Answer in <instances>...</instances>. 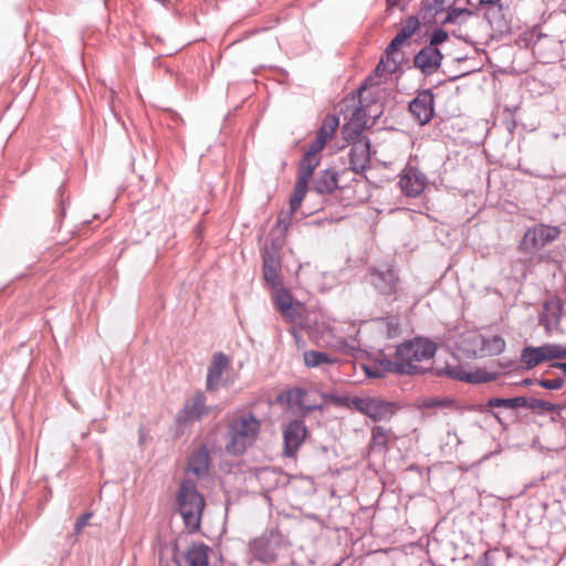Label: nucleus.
<instances>
[{"label": "nucleus", "mask_w": 566, "mask_h": 566, "mask_svg": "<svg viewBox=\"0 0 566 566\" xmlns=\"http://www.w3.org/2000/svg\"><path fill=\"white\" fill-rule=\"evenodd\" d=\"M261 427V420L253 412L233 416L227 423V452L232 455L243 454L256 441Z\"/></svg>", "instance_id": "1"}, {"label": "nucleus", "mask_w": 566, "mask_h": 566, "mask_svg": "<svg viewBox=\"0 0 566 566\" xmlns=\"http://www.w3.org/2000/svg\"><path fill=\"white\" fill-rule=\"evenodd\" d=\"M321 396L325 402H331L338 407L355 409L375 422L389 420L396 412V406L394 402L386 401L380 398L348 397L325 392H322Z\"/></svg>", "instance_id": "2"}, {"label": "nucleus", "mask_w": 566, "mask_h": 566, "mask_svg": "<svg viewBox=\"0 0 566 566\" xmlns=\"http://www.w3.org/2000/svg\"><path fill=\"white\" fill-rule=\"evenodd\" d=\"M437 344L428 338L416 337L413 339L405 340L397 346L396 358L400 359L401 364H409L410 370L406 375H422L432 371V368H423L417 363L430 359L436 355Z\"/></svg>", "instance_id": "3"}, {"label": "nucleus", "mask_w": 566, "mask_h": 566, "mask_svg": "<svg viewBox=\"0 0 566 566\" xmlns=\"http://www.w3.org/2000/svg\"><path fill=\"white\" fill-rule=\"evenodd\" d=\"M177 506L185 525L191 532L198 531L205 509V500L193 481L185 480L181 482L177 493Z\"/></svg>", "instance_id": "4"}, {"label": "nucleus", "mask_w": 566, "mask_h": 566, "mask_svg": "<svg viewBox=\"0 0 566 566\" xmlns=\"http://www.w3.org/2000/svg\"><path fill=\"white\" fill-rule=\"evenodd\" d=\"M308 436V429L303 419H293L282 426V455L296 459L297 453Z\"/></svg>", "instance_id": "5"}, {"label": "nucleus", "mask_w": 566, "mask_h": 566, "mask_svg": "<svg viewBox=\"0 0 566 566\" xmlns=\"http://www.w3.org/2000/svg\"><path fill=\"white\" fill-rule=\"evenodd\" d=\"M369 282L374 289L385 297H392L399 290L400 277L397 270L391 265H384L379 268H370L368 270Z\"/></svg>", "instance_id": "6"}, {"label": "nucleus", "mask_w": 566, "mask_h": 566, "mask_svg": "<svg viewBox=\"0 0 566 566\" xmlns=\"http://www.w3.org/2000/svg\"><path fill=\"white\" fill-rule=\"evenodd\" d=\"M281 534L276 531H266L249 543V549L254 559L262 564H272L277 559V549L281 545Z\"/></svg>", "instance_id": "7"}, {"label": "nucleus", "mask_w": 566, "mask_h": 566, "mask_svg": "<svg viewBox=\"0 0 566 566\" xmlns=\"http://www.w3.org/2000/svg\"><path fill=\"white\" fill-rule=\"evenodd\" d=\"M560 234L558 227L538 224L527 229L521 241V248L525 252H535L544 248L548 243L555 241Z\"/></svg>", "instance_id": "8"}, {"label": "nucleus", "mask_w": 566, "mask_h": 566, "mask_svg": "<svg viewBox=\"0 0 566 566\" xmlns=\"http://www.w3.org/2000/svg\"><path fill=\"white\" fill-rule=\"evenodd\" d=\"M206 402V395L200 390L196 391L191 397L186 399L184 407L176 413L175 421L182 426L199 421L203 416L210 412V408Z\"/></svg>", "instance_id": "9"}, {"label": "nucleus", "mask_w": 566, "mask_h": 566, "mask_svg": "<svg viewBox=\"0 0 566 566\" xmlns=\"http://www.w3.org/2000/svg\"><path fill=\"white\" fill-rule=\"evenodd\" d=\"M409 112L419 125L428 124L434 116V95L430 90L418 92L409 103Z\"/></svg>", "instance_id": "10"}, {"label": "nucleus", "mask_w": 566, "mask_h": 566, "mask_svg": "<svg viewBox=\"0 0 566 566\" xmlns=\"http://www.w3.org/2000/svg\"><path fill=\"white\" fill-rule=\"evenodd\" d=\"M275 310L283 316L286 323H296L301 319L300 303H294L292 293L280 287L273 295Z\"/></svg>", "instance_id": "11"}, {"label": "nucleus", "mask_w": 566, "mask_h": 566, "mask_svg": "<svg viewBox=\"0 0 566 566\" xmlns=\"http://www.w3.org/2000/svg\"><path fill=\"white\" fill-rule=\"evenodd\" d=\"M563 315V302L559 297L546 300L538 316V323L547 334L557 331Z\"/></svg>", "instance_id": "12"}, {"label": "nucleus", "mask_w": 566, "mask_h": 566, "mask_svg": "<svg viewBox=\"0 0 566 566\" xmlns=\"http://www.w3.org/2000/svg\"><path fill=\"white\" fill-rule=\"evenodd\" d=\"M349 143H352L348 153L350 169L356 174H363L370 163V140L360 138Z\"/></svg>", "instance_id": "13"}, {"label": "nucleus", "mask_w": 566, "mask_h": 566, "mask_svg": "<svg viewBox=\"0 0 566 566\" xmlns=\"http://www.w3.org/2000/svg\"><path fill=\"white\" fill-rule=\"evenodd\" d=\"M307 391L301 387H294L281 392L277 396V401L287 405H294L300 409L301 416L305 417L312 411L323 410L322 405L312 403L306 400Z\"/></svg>", "instance_id": "14"}, {"label": "nucleus", "mask_w": 566, "mask_h": 566, "mask_svg": "<svg viewBox=\"0 0 566 566\" xmlns=\"http://www.w3.org/2000/svg\"><path fill=\"white\" fill-rule=\"evenodd\" d=\"M443 54L438 48L424 45L413 57V65L422 74L429 76L433 74L441 65Z\"/></svg>", "instance_id": "15"}, {"label": "nucleus", "mask_w": 566, "mask_h": 566, "mask_svg": "<svg viewBox=\"0 0 566 566\" xmlns=\"http://www.w3.org/2000/svg\"><path fill=\"white\" fill-rule=\"evenodd\" d=\"M262 272L266 284L272 289L279 290L282 285L280 255L262 253Z\"/></svg>", "instance_id": "16"}, {"label": "nucleus", "mask_w": 566, "mask_h": 566, "mask_svg": "<svg viewBox=\"0 0 566 566\" xmlns=\"http://www.w3.org/2000/svg\"><path fill=\"white\" fill-rule=\"evenodd\" d=\"M229 365V358L223 353H216L207 371L206 387L209 391H216L221 384V376Z\"/></svg>", "instance_id": "17"}, {"label": "nucleus", "mask_w": 566, "mask_h": 566, "mask_svg": "<svg viewBox=\"0 0 566 566\" xmlns=\"http://www.w3.org/2000/svg\"><path fill=\"white\" fill-rule=\"evenodd\" d=\"M366 113L361 106H357L350 117V120L343 125L342 135L345 140H357L363 138L361 133L366 128Z\"/></svg>", "instance_id": "18"}, {"label": "nucleus", "mask_w": 566, "mask_h": 566, "mask_svg": "<svg viewBox=\"0 0 566 566\" xmlns=\"http://www.w3.org/2000/svg\"><path fill=\"white\" fill-rule=\"evenodd\" d=\"M427 178L418 171L410 169L401 176L399 186L401 191L408 197H418L426 188Z\"/></svg>", "instance_id": "19"}, {"label": "nucleus", "mask_w": 566, "mask_h": 566, "mask_svg": "<svg viewBox=\"0 0 566 566\" xmlns=\"http://www.w3.org/2000/svg\"><path fill=\"white\" fill-rule=\"evenodd\" d=\"M338 188V172L328 168L321 170L313 179L311 189L319 195H329Z\"/></svg>", "instance_id": "20"}, {"label": "nucleus", "mask_w": 566, "mask_h": 566, "mask_svg": "<svg viewBox=\"0 0 566 566\" xmlns=\"http://www.w3.org/2000/svg\"><path fill=\"white\" fill-rule=\"evenodd\" d=\"M407 41L402 35L397 33L394 39L390 41L388 46L386 48V55L388 59V64H384V60H380L378 65L375 69V73L379 74V72L387 70L388 73L392 74L396 72L397 67L400 65L401 60L395 59L394 54L398 51L399 46L402 45Z\"/></svg>", "instance_id": "21"}, {"label": "nucleus", "mask_w": 566, "mask_h": 566, "mask_svg": "<svg viewBox=\"0 0 566 566\" xmlns=\"http://www.w3.org/2000/svg\"><path fill=\"white\" fill-rule=\"evenodd\" d=\"M210 463V455L208 448L206 446H201L197 451H195L188 462V471L193 473L197 476H203L208 474Z\"/></svg>", "instance_id": "22"}, {"label": "nucleus", "mask_w": 566, "mask_h": 566, "mask_svg": "<svg viewBox=\"0 0 566 566\" xmlns=\"http://www.w3.org/2000/svg\"><path fill=\"white\" fill-rule=\"evenodd\" d=\"M391 430L382 426H375L371 429V438L368 444L369 451L387 453L389 450V441L391 438Z\"/></svg>", "instance_id": "23"}, {"label": "nucleus", "mask_w": 566, "mask_h": 566, "mask_svg": "<svg viewBox=\"0 0 566 566\" xmlns=\"http://www.w3.org/2000/svg\"><path fill=\"white\" fill-rule=\"evenodd\" d=\"M486 7L488 8L484 12V18L491 24V27L501 33L509 31L510 24L504 17L503 4L495 3Z\"/></svg>", "instance_id": "24"}, {"label": "nucleus", "mask_w": 566, "mask_h": 566, "mask_svg": "<svg viewBox=\"0 0 566 566\" xmlns=\"http://www.w3.org/2000/svg\"><path fill=\"white\" fill-rule=\"evenodd\" d=\"M444 0H422L420 4L419 21L421 20L424 25L436 23V17L442 12Z\"/></svg>", "instance_id": "25"}, {"label": "nucleus", "mask_w": 566, "mask_h": 566, "mask_svg": "<svg viewBox=\"0 0 566 566\" xmlns=\"http://www.w3.org/2000/svg\"><path fill=\"white\" fill-rule=\"evenodd\" d=\"M524 401L525 396H516L512 398L492 397L486 401L485 406L480 409V411H489L491 408L517 409L522 408Z\"/></svg>", "instance_id": "26"}, {"label": "nucleus", "mask_w": 566, "mask_h": 566, "mask_svg": "<svg viewBox=\"0 0 566 566\" xmlns=\"http://www.w3.org/2000/svg\"><path fill=\"white\" fill-rule=\"evenodd\" d=\"M321 157L303 155L298 168L296 178L303 179L310 182L315 169L319 166Z\"/></svg>", "instance_id": "27"}, {"label": "nucleus", "mask_w": 566, "mask_h": 566, "mask_svg": "<svg viewBox=\"0 0 566 566\" xmlns=\"http://www.w3.org/2000/svg\"><path fill=\"white\" fill-rule=\"evenodd\" d=\"M521 361L525 365L527 369H532L537 365L544 363L545 357L542 347L527 346L523 348L521 353Z\"/></svg>", "instance_id": "28"}, {"label": "nucleus", "mask_w": 566, "mask_h": 566, "mask_svg": "<svg viewBox=\"0 0 566 566\" xmlns=\"http://www.w3.org/2000/svg\"><path fill=\"white\" fill-rule=\"evenodd\" d=\"M303 356L304 364L308 368L321 367L324 364L333 365L337 361L335 357L318 350H306Z\"/></svg>", "instance_id": "29"}, {"label": "nucleus", "mask_w": 566, "mask_h": 566, "mask_svg": "<svg viewBox=\"0 0 566 566\" xmlns=\"http://www.w3.org/2000/svg\"><path fill=\"white\" fill-rule=\"evenodd\" d=\"M207 549L205 544L192 546L186 555L188 566H208Z\"/></svg>", "instance_id": "30"}, {"label": "nucleus", "mask_w": 566, "mask_h": 566, "mask_svg": "<svg viewBox=\"0 0 566 566\" xmlns=\"http://www.w3.org/2000/svg\"><path fill=\"white\" fill-rule=\"evenodd\" d=\"M381 373L384 374V377L387 374H397V375H406V373H409L410 365L409 364H401L400 359L396 358L395 360L382 358L378 359Z\"/></svg>", "instance_id": "31"}, {"label": "nucleus", "mask_w": 566, "mask_h": 566, "mask_svg": "<svg viewBox=\"0 0 566 566\" xmlns=\"http://www.w3.org/2000/svg\"><path fill=\"white\" fill-rule=\"evenodd\" d=\"M285 233L274 232L271 229L269 233V239L264 244L262 253H270L271 255H280V251L282 250L285 243Z\"/></svg>", "instance_id": "32"}, {"label": "nucleus", "mask_w": 566, "mask_h": 566, "mask_svg": "<svg viewBox=\"0 0 566 566\" xmlns=\"http://www.w3.org/2000/svg\"><path fill=\"white\" fill-rule=\"evenodd\" d=\"M499 375L497 371H488L484 368H476L475 370L468 371L465 378L468 384H485L496 380Z\"/></svg>", "instance_id": "33"}, {"label": "nucleus", "mask_w": 566, "mask_h": 566, "mask_svg": "<svg viewBox=\"0 0 566 566\" xmlns=\"http://www.w3.org/2000/svg\"><path fill=\"white\" fill-rule=\"evenodd\" d=\"M430 373L438 377L447 376L451 379L467 382L465 375H468V371L461 365H455V366L447 365L444 368H441V369L432 368V371H430Z\"/></svg>", "instance_id": "34"}, {"label": "nucleus", "mask_w": 566, "mask_h": 566, "mask_svg": "<svg viewBox=\"0 0 566 566\" xmlns=\"http://www.w3.org/2000/svg\"><path fill=\"white\" fill-rule=\"evenodd\" d=\"M339 125L338 116L328 114L324 117L322 126L317 130V135L328 140Z\"/></svg>", "instance_id": "35"}, {"label": "nucleus", "mask_w": 566, "mask_h": 566, "mask_svg": "<svg viewBox=\"0 0 566 566\" xmlns=\"http://www.w3.org/2000/svg\"><path fill=\"white\" fill-rule=\"evenodd\" d=\"M455 405L454 399L449 397L443 398H426L421 401L420 408L436 409V408H453Z\"/></svg>", "instance_id": "36"}, {"label": "nucleus", "mask_w": 566, "mask_h": 566, "mask_svg": "<svg viewBox=\"0 0 566 566\" xmlns=\"http://www.w3.org/2000/svg\"><path fill=\"white\" fill-rule=\"evenodd\" d=\"M419 18L416 15H410L405 20V23L398 33L408 40L419 29Z\"/></svg>", "instance_id": "37"}, {"label": "nucleus", "mask_w": 566, "mask_h": 566, "mask_svg": "<svg viewBox=\"0 0 566 566\" xmlns=\"http://www.w3.org/2000/svg\"><path fill=\"white\" fill-rule=\"evenodd\" d=\"M381 323L386 327V334L389 338H395L400 335V323L399 319L395 316H387L380 318Z\"/></svg>", "instance_id": "38"}, {"label": "nucleus", "mask_w": 566, "mask_h": 566, "mask_svg": "<svg viewBox=\"0 0 566 566\" xmlns=\"http://www.w3.org/2000/svg\"><path fill=\"white\" fill-rule=\"evenodd\" d=\"M472 15L473 12L467 8H451L444 19L441 21L442 24H452L455 23L459 17L461 15Z\"/></svg>", "instance_id": "39"}, {"label": "nucleus", "mask_w": 566, "mask_h": 566, "mask_svg": "<svg viewBox=\"0 0 566 566\" xmlns=\"http://www.w3.org/2000/svg\"><path fill=\"white\" fill-rule=\"evenodd\" d=\"M326 143L327 140H325L323 137L316 134L315 139L308 144L307 149L305 150L304 154L307 156L321 157L319 153L321 150H323Z\"/></svg>", "instance_id": "40"}, {"label": "nucleus", "mask_w": 566, "mask_h": 566, "mask_svg": "<svg viewBox=\"0 0 566 566\" xmlns=\"http://www.w3.org/2000/svg\"><path fill=\"white\" fill-rule=\"evenodd\" d=\"M292 216L293 214L291 212H280V214L277 216L276 223L272 228V230H274V232H281L286 234Z\"/></svg>", "instance_id": "41"}, {"label": "nucleus", "mask_w": 566, "mask_h": 566, "mask_svg": "<svg viewBox=\"0 0 566 566\" xmlns=\"http://www.w3.org/2000/svg\"><path fill=\"white\" fill-rule=\"evenodd\" d=\"M485 345L491 354H500L505 349V340L497 335L485 340Z\"/></svg>", "instance_id": "42"}, {"label": "nucleus", "mask_w": 566, "mask_h": 566, "mask_svg": "<svg viewBox=\"0 0 566 566\" xmlns=\"http://www.w3.org/2000/svg\"><path fill=\"white\" fill-rule=\"evenodd\" d=\"M449 39V34L443 29H437L432 32L429 41V46L438 48V45L442 44Z\"/></svg>", "instance_id": "43"}, {"label": "nucleus", "mask_w": 566, "mask_h": 566, "mask_svg": "<svg viewBox=\"0 0 566 566\" xmlns=\"http://www.w3.org/2000/svg\"><path fill=\"white\" fill-rule=\"evenodd\" d=\"M308 181H305L303 179L296 178L295 186L293 188L292 198L300 199L303 201L307 189H308Z\"/></svg>", "instance_id": "44"}, {"label": "nucleus", "mask_w": 566, "mask_h": 566, "mask_svg": "<svg viewBox=\"0 0 566 566\" xmlns=\"http://www.w3.org/2000/svg\"><path fill=\"white\" fill-rule=\"evenodd\" d=\"M363 369L368 378H384L378 360L363 365Z\"/></svg>", "instance_id": "45"}, {"label": "nucleus", "mask_w": 566, "mask_h": 566, "mask_svg": "<svg viewBox=\"0 0 566 566\" xmlns=\"http://www.w3.org/2000/svg\"><path fill=\"white\" fill-rule=\"evenodd\" d=\"M537 384L548 390H557L560 389L564 385L563 378H555V379H539L537 380Z\"/></svg>", "instance_id": "46"}, {"label": "nucleus", "mask_w": 566, "mask_h": 566, "mask_svg": "<svg viewBox=\"0 0 566 566\" xmlns=\"http://www.w3.org/2000/svg\"><path fill=\"white\" fill-rule=\"evenodd\" d=\"M92 513L81 514L75 522L74 530L75 533L80 534L82 530L87 525L90 518L92 517Z\"/></svg>", "instance_id": "47"}, {"label": "nucleus", "mask_w": 566, "mask_h": 566, "mask_svg": "<svg viewBox=\"0 0 566 566\" xmlns=\"http://www.w3.org/2000/svg\"><path fill=\"white\" fill-rule=\"evenodd\" d=\"M539 399L525 397V401L522 406L524 409L536 410L538 409Z\"/></svg>", "instance_id": "48"}, {"label": "nucleus", "mask_w": 566, "mask_h": 566, "mask_svg": "<svg viewBox=\"0 0 566 566\" xmlns=\"http://www.w3.org/2000/svg\"><path fill=\"white\" fill-rule=\"evenodd\" d=\"M541 347L545 357V361L554 359V344H545L542 345Z\"/></svg>", "instance_id": "49"}, {"label": "nucleus", "mask_w": 566, "mask_h": 566, "mask_svg": "<svg viewBox=\"0 0 566 566\" xmlns=\"http://www.w3.org/2000/svg\"><path fill=\"white\" fill-rule=\"evenodd\" d=\"M538 409L545 412H554L557 409V407L553 402L539 399Z\"/></svg>", "instance_id": "50"}, {"label": "nucleus", "mask_w": 566, "mask_h": 566, "mask_svg": "<svg viewBox=\"0 0 566 566\" xmlns=\"http://www.w3.org/2000/svg\"><path fill=\"white\" fill-rule=\"evenodd\" d=\"M566 348L559 344H554V359H565Z\"/></svg>", "instance_id": "51"}, {"label": "nucleus", "mask_w": 566, "mask_h": 566, "mask_svg": "<svg viewBox=\"0 0 566 566\" xmlns=\"http://www.w3.org/2000/svg\"><path fill=\"white\" fill-rule=\"evenodd\" d=\"M302 200L292 198L290 199V211L292 214L301 207Z\"/></svg>", "instance_id": "52"}, {"label": "nucleus", "mask_w": 566, "mask_h": 566, "mask_svg": "<svg viewBox=\"0 0 566 566\" xmlns=\"http://www.w3.org/2000/svg\"><path fill=\"white\" fill-rule=\"evenodd\" d=\"M59 192V197H60V210H61V214L64 216L65 214V201L63 199V196H64V190L62 187L59 188L57 190Z\"/></svg>", "instance_id": "53"}, {"label": "nucleus", "mask_w": 566, "mask_h": 566, "mask_svg": "<svg viewBox=\"0 0 566 566\" xmlns=\"http://www.w3.org/2000/svg\"><path fill=\"white\" fill-rule=\"evenodd\" d=\"M535 382H537V380L532 379V378H524L520 382H516V385L523 386V387H528V386L534 385Z\"/></svg>", "instance_id": "54"}, {"label": "nucleus", "mask_w": 566, "mask_h": 566, "mask_svg": "<svg viewBox=\"0 0 566 566\" xmlns=\"http://www.w3.org/2000/svg\"><path fill=\"white\" fill-rule=\"evenodd\" d=\"M371 81H373V77L369 76L365 80V82L363 83V85L357 90L358 91V94H361L363 91H365L368 85H371Z\"/></svg>", "instance_id": "55"}, {"label": "nucleus", "mask_w": 566, "mask_h": 566, "mask_svg": "<svg viewBox=\"0 0 566 566\" xmlns=\"http://www.w3.org/2000/svg\"><path fill=\"white\" fill-rule=\"evenodd\" d=\"M552 367L559 368L564 375H566V363H554Z\"/></svg>", "instance_id": "56"}, {"label": "nucleus", "mask_w": 566, "mask_h": 566, "mask_svg": "<svg viewBox=\"0 0 566 566\" xmlns=\"http://www.w3.org/2000/svg\"><path fill=\"white\" fill-rule=\"evenodd\" d=\"M501 0H479L480 6H490L495 3H501Z\"/></svg>", "instance_id": "57"}, {"label": "nucleus", "mask_w": 566, "mask_h": 566, "mask_svg": "<svg viewBox=\"0 0 566 566\" xmlns=\"http://www.w3.org/2000/svg\"><path fill=\"white\" fill-rule=\"evenodd\" d=\"M400 0H386L388 7H396Z\"/></svg>", "instance_id": "58"}, {"label": "nucleus", "mask_w": 566, "mask_h": 566, "mask_svg": "<svg viewBox=\"0 0 566 566\" xmlns=\"http://www.w3.org/2000/svg\"><path fill=\"white\" fill-rule=\"evenodd\" d=\"M489 556H490V552L489 551L484 552V554L482 556V558L484 559V565L483 566H489L488 565Z\"/></svg>", "instance_id": "59"}, {"label": "nucleus", "mask_w": 566, "mask_h": 566, "mask_svg": "<svg viewBox=\"0 0 566 566\" xmlns=\"http://www.w3.org/2000/svg\"><path fill=\"white\" fill-rule=\"evenodd\" d=\"M493 417H495L497 420H500L497 413L493 412Z\"/></svg>", "instance_id": "60"}]
</instances>
